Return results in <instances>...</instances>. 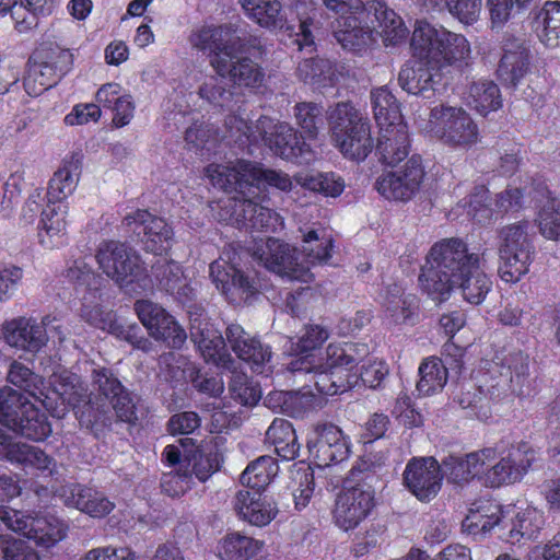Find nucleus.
I'll use <instances>...</instances> for the list:
<instances>
[{
    "label": "nucleus",
    "instance_id": "864d4df0",
    "mask_svg": "<svg viewBox=\"0 0 560 560\" xmlns=\"http://www.w3.org/2000/svg\"><path fill=\"white\" fill-rule=\"evenodd\" d=\"M294 179L300 186L329 197L339 196L345 188L342 178L334 173H299Z\"/></svg>",
    "mask_w": 560,
    "mask_h": 560
},
{
    "label": "nucleus",
    "instance_id": "c9c22d12",
    "mask_svg": "<svg viewBox=\"0 0 560 560\" xmlns=\"http://www.w3.org/2000/svg\"><path fill=\"white\" fill-rule=\"evenodd\" d=\"M328 337L329 334L324 327L318 325L307 326L298 342L291 346L292 354L298 358L289 363L288 369L292 373H312L315 369V359L308 352L322 346Z\"/></svg>",
    "mask_w": 560,
    "mask_h": 560
},
{
    "label": "nucleus",
    "instance_id": "de8ad7c7",
    "mask_svg": "<svg viewBox=\"0 0 560 560\" xmlns=\"http://www.w3.org/2000/svg\"><path fill=\"white\" fill-rule=\"evenodd\" d=\"M504 512L505 518L511 513L514 514V520H511L512 527L509 530V538L512 541L520 538H534L544 525V515L535 508L527 506L516 511L515 508L508 506Z\"/></svg>",
    "mask_w": 560,
    "mask_h": 560
},
{
    "label": "nucleus",
    "instance_id": "5fc2aeb1",
    "mask_svg": "<svg viewBox=\"0 0 560 560\" xmlns=\"http://www.w3.org/2000/svg\"><path fill=\"white\" fill-rule=\"evenodd\" d=\"M295 122L307 139H316L324 125L323 107L313 102H301L294 106Z\"/></svg>",
    "mask_w": 560,
    "mask_h": 560
},
{
    "label": "nucleus",
    "instance_id": "c03bdc74",
    "mask_svg": "<svg viewBox=\"0 0 560 560\" xmlns=\"http://www.w3.org/2000/svg\"><path fill=\"white\" fill-rule=\"evenodd\" d=\"M246 15L257 24L269 30L283 28L285 16L277 0H240Z\"/></svg>",
    "mask_w": 560,
    "mask_h": 560
},
{
    "label": "nucleus",
    "instance_id": "f257e3e1",
    "mask_svg": "<svg viewBox=\"0 0 560 560\" xmlns=\"http://www.w3.org/2000/svg\"><path fill=\"white\" fill-rule=\"evenodd\" d=\"M421 289L436 303L446 301L458 288L465 301L479 305L492 288V281L480 267V256L469 253L460 238L435 243L419 276Z\"/></svg>",
    "mask_w": 560,
    "mask_h": 560
},
{
    "label": "nucleus",
    "instance_id": "9b49d317",
    "mask_svg": "<svg viewBox=\"0 0 560 560\" xmlns=\"http://www.w3.org/2000/svg\"><path fill=\"white\" fill-rule=\"evenodd\" d=\"M71 54L68 50H37L28 60L24 88L28 95L38 96L54 86L69 70Z\"/></svg>",
    "mask_w": 560,
    "mask_h": 560
},
{
    "label": "nucleus",
    "instance_id": "3c124183",
    "mask_svg": "<svg viewBox=\"0 0 560 560\" xmlns=\"http://www.w3.org/2000/svg\"><path fill=\"white\" fill-rule=\"evenodd\" d=\"M278 471L279 466L273 457L260 456L247 465L241 475V482L255 491H260L272 481Z\"/></svg>",
    "mask_w": 560,
    "mask_h": 560
},
{
    "label": "nucleus",
    "instance_id": "a878e982",
    "mask_svg": "<svg viewBox=\"0 0 560 560\" xmlns=\"http://www.w3.org/2000/svg\"><path fill=\"white\" fill-rule=\"evenodd\" d=\"M210 277L215 287L233 303H249L257 293L254 282L234 266L224 268L220 262L210 265Z\"/></svg>",
    "mask_w": 560,
    "mask_h": 560
},
{
    "label": "nucleus",
    "instance_id": "a18cd8bd",
    "mask_svg": "<svg viewBox=\"0 0 560 560\" xmlns=\"http://www.w3.org/2000/svg\"><path fill=\"white\" fill-rule=\"evenodd\" d=\"M264 541L238 533L228 535L218 547L222 560H249L264 550Z\"/></svg>",
    "mask_w": 560,
    "mask_h": 560
},
{
    "label": "nucleus",
    "instance_id": "4d7b16f0",
    "mask_svg": "<svg viewBox=\"0 0 560 560\" xmlns=\"http://www.w3.org/2000/svg\"><path fill=\"white\" fill-rule=\"evenodd\" d=\"M225 78L210 77L199 88V95L210 104L221 108H231L234 102V86H228Z\"/></svg>",
    "mask_w": 560,
    "mask_h": 560
},
{
    "label": "nucleus",
    "instance_id": "ddd939ff",
    "mask_svg": "<svg viewBox=\"0 0 560 560\" xmlns=\"http://www.w3.org/2000/svg\"><path fill=\"white\" fill-rule=\"evenodd\" d=\"M306 445L310 456L319 467L342 462L350 453L349 439L332 423L313 425L307 433Z\"/></svg>",
    "mask_w": 560,
    "mask_h": 560
},
{
    "label": "nucleus",
    "instance_id": "2eb2a0df",
    "mask_svg": "<svg viewBox=\"0 0 560 560\" xmlns=\"http://www.w3.org/2000/svg\"><path fill=\"white\" fill-rule=\"evenodd\" d=\"M246 195L241 198L234 197L228 200L225 208L229 209L230 222L238 229H246L258 232H278L283 229L282 218L271 209L258 205Z\"/></svg>",
    "mask_w": 560,
    "mask_h": 560
},
{
    "label": "nucleus",
    "instance_id": "b1692460",
    "mask_svg": "<svg viewBox=\"0 0 560 560\" xmlns=\"http://www.w3.org/2000/svg\"><path fill=\"white\" fill-rule=\"evenodd\" d=\"M56 495L65 505L74 508L91 517H104L115 508V503L103 492L78 483L61 486Z\"/></svg>",
    "mask_w": 560,
    "mask_h": 560
},
{
    "label": "nucleus",
    "instance_id": "c756f323",
    "mask_svg": "<svg viewBox=\"0 0 560 560\" xmlns=\"http://www.w3.org/2000/svg\"><path fill=\"white\" fill-rule=\"evenodd\" d=\"M151 273L160 290L185 302L194 298V289L184 276L182 266L166 257H159L152 264Z\"/></svg>",
    "mask_w": 560,
    "mask_h": 560
},
{
    "label": "nucleus",
    "instance_id": "1a4fd4ad",
    "mask_svg": "<svg viewBox=\"0 0 560 560\" xmlns=\"http://www.w3.org/2000/svg\"><path fill=\"white\" fill-rule=\"evenodd\" d=\"M0 522L12 532L33 539L37 545L51 547L66 536V525L51 514L35 515L0 505Z\"/></svg>",
    "mask_w": 560,
    "mask_h": 560
},
{
    "label": "nucleus",
    "instance_id": "72a5a7b5",
    "mask_svg": "<svg viewBox=\"0 0 560 560\" xmlns=\"http://www.w3.org/2000/svg\"><path fill=\"white\" fill-rule=\"evenodd\" d=\"M501 524H505L504 510L489 500H480L472 503L462 522V528L468 535L480 538Z\"/></svg>",
    "mask_w": 560,
    "mask_h": 560
},
{
    "label": "nucleus",
    "instance_id": "f3484780",
    "mask_svg": "<svg viewBox=\"0 0 560 560\" xmlns=\"http://www.w3.org/2000/svg\"><path fill=\"white\" fill-rule=\"evenodd\" d=\"M238 48L240 46L229 52L219 54L212 60V68L219 77L226 78L234 86L257 91L265 84V70L249 57L237 56Z\"/></svg>",
    "mask_w": 560,
    "mask_h": 560
},
{
    "label": "nucleus",
    "instance_id": "cd10ccee",
    "mask_svg": "<svg viewBox=\"0 0 560 560\" xmlns=\"http://www.w3.org/2000/svg\"><path fill=\"white\" fill-rule=\"evenodd\" d=\"M225 336L234 353L249 364L254 372L262 373L265 363L271 358L269 347L250 337L238 324L229 325Z\"/></svg>",
    "mask_w": 560,
    "mask_h": 560
},
{
    "label": "nucleus",
    "instance_id": "052dcab7",
    "mask_svg": "<svg viewBox=\"0 0 560 560\" xmlns=\"http://www.w3.org/2000/svg\"><path fill=\"white\" fill-rule=\"evenodd\" d=\"M295 10L299 19L296 43L300 48L308 47L314 44L313 28L315 27V9L312 2L298 1Z\"/></svg>",
    "mask_w": 560,
    "mask_h": 560
},
{
    "label": "nucleus",
    "instance_id": "a211bd4d",
    "mask_svg": "<svg viewBox=\"0 0 560 560\" xmlns=\"http://www.w3.org/2000/svg\"><path fill=\"white\" fill-rule=\"evenodd\" d=\"M96 260L103 272L120 287L131 283L140 273V259L127 245L116 241L103 242Z\"/></svg>",
    "mask_w": 560,
    "mask_h": 560
},
{
    "label": "nucleus",
    "instance_id": "4468645a",
    "mask_svg": "<svg viewBox=\"0 0 560 560\" xmlns=\"http://www.w3.org/2000/svg\"><path fill=\"white\" fill-rule=\"evenodd\" d=\"M334 387H301L298 389H272L264 400L266 407L298 417L307 410L326 406L329 396L338 394Z\"/></svg>",
    "mask_w": 560,
    "mask_h": 560
},
{
    "label": "nucleus",
    "instance_id": "a19ab883",
    "mask_svg": "<svg viewBox=\"0 0 560 560\" xmlns=\"http://www.w3.org/2000/svg\"><path fill=\"white\" fill-rule=\"evenodd\" d=\"M3 459L12 464L31 466L44 474L54 475L56 471V462L40 448L26 443L13 442L7 451Z\"/></svg>",
    "mask_w": 560,
    "mask_h": 560
},
{
    "label": "nucleus",
    "instance_id": "e2e57ef3",
    "mask_svg": "<svg viewBox=\"0 0 560 560\" xmlns=\"http://www.w3.org/2000/svg\"><path fill=\"white\" fill-rule=\"evenodd\" d=\"M24 277V271L21 267L11 262H0V302L11 300Z\"/></svg>",
    "mask_w": 560,
    "mask_h": 560
},
{
    "label": "nucleus",
    "instance_id": "8fccbe9b",
    "mask_svg": "<svg viewBox=\"0 0 560 560\" xmlns=\"http://www.w3.org/2000/svg\"><path fill=\"white\" fill-rule=\"evenodd\" d=\"M301 250L310 264H327L331 257L332 238L324 229L302 231Z\"/></svg>",
    "mask_w": 560,
    "mask_h": 560
},
{
    "label": "nucleus",
    "instance_id": "680f3d73",
    "mask_svg": "<svg viewBox=\"0 0 560 560\" xmlns=\"http://www.w3.org/2000/svg\"><path fill=\"white\" fill-rule=\"evenodd\" d=\"M537 223L542 236L555 241L560 238V210L555 200L548 199L541 207Z\"/></svg>",
    "mask_w": 560,
    "mask_h": 560
},
{
    "label": "nucleus",
    "instance_id": "2f4dec72",
    "mask_svg": "<svg viewBox=\"0 0 560 560\" xmlns=\"http://www.w3.org/2000/svg\"><path fill=\"white\" fill-rule=\"evenodd\" d=\"M334 37L343 49L354 54H363L376 43L374 31L355 15L337 19Z\"/></svg>",
    "mask_w": 560,
    "mask_h": 560
},
{
    "label": "nucleus",
    "instance_id": "6e6552de",
    "mask_svg": "<svg viewBox=\"0 0 560 560\" xmlns=\"http://www.w3.org/2000/svg\"><path fill=\"white\" fill-rule=\"evenodd\" d=\"M375 506V492L372 486L351 471L340 493L337 495L332 517L335 524L343 530L355 528Z\"/></svg>",
    "mask_w": 560,
    "mask_h": 560
},
{
    "label": "nucleus",
    "instance_id": "7ed1b4c3",
    "mask_svg": "<svg viewBox=\"0 0 560 560\" xmlns=\"http://www.w3.org/2000/svg\"><path fill=\"white\" fill-rule=\"evenodd\" d=\"M411 47L416 55L429 61L439 71L447 68L460 69L468 63L471 49L462 34L435 27L427 22H417Z\"/></svg>",
    "mask_w": 560,
    "mask_h": 560
},
{
    "label": "nucleus",
    "instance_id": "bf43d9fd",
    "mask_svg": "<svg viewBox=\"0 0 560 560\" xmlns=\"http://www.w3.org/2000/svg\"><path fill=\"white\" fill-rule=\"evenodd\" d=\"M465 206L467 214L479 224L489 223L497 212L491 207L489 190L485 186L475 187Z\"/></svg>",
    "mask_w": 560,
    "mask_h": 560
},
{
    "label": "nucleus",
    "instance_id": "423d86ee",
    "mask_svg": "<svg viewBox=\"0 0 560 560\" xmlns=\"http://www.w3.org/2000/svg\"><path fill=\"white\" fill-rule=\"evenodd\" d=\"M422 130L444 145L468 150L479 142V129L471 116L460 106L435 105Z\"/></svg>",
    "mask_w": 560,
    "mask_h": 560
},
{
    "label": "nucleus",
    "instance_id": "39448f33",
    "mask_svg": "<svg viewBox=\"0 0 560 560\" xmlns=\"http://www.w3.org/2000/svg\"><path fill=\"white\" fill-rule=\"evenodd\" d=\"M331 139L348 159L362 161L373 149L369 119L349 102H340L327 110Z\"/></svg>",
    "mask_w": 560,
    "mask_h": 560
},
{
    "label": "nucleus",
    "instance_id": "09e8293b",
    "mask_svg": "<svg viewBox=\"0 0 560 560\" xmlns=\"http://www.w3.org/2000/svg\"><path fill=\"white\" fill-rule=\"evenodd\" d=\"M536 32L547 47L560 46V1H547L535 19Z\"/></svg>",
    "mask_w": 560,
    "mask_h": 560
},
{
    "label": "nucleus",
    "instance_id": "412c9836",
    "mask_svg": "<svg viewBox=\"0 0 560 560\" xmlns=\"http://www.w3.org/2000/svg\"><path fill=\"white\" fill-rule=\"evenodd\" d=\"M442 466L433 457L412 458L404 471V483L419 500L429 501L441 489Z\"/></svg>",
    "mask_w": 560,
    "mask_h": 560
},
{
    "label": "nucleus",
    "instance_id": "aec40b11",
    "mask_svg": "<svg viewBox=\"0 0 560 560\" xmlns=\"http://www.w3.org/2000/svg\"><path fill=\"white\" fill-rule=\"evenodd\" d=\"M423 177L420 159L411 156L401 170L382 174L375 188L386 199L407 201L418 192Z\"/></svg>",
    "mask_w": 560,
    "mask_h": 560
},
{
    "label": "nucleus",
    "instance_id": "c85d7f7f",
    "mask_svg": "<svg viewBox=\"0 0 560 560\" xmlns=\"http://www.w3.org/2000/svg\"><path fill=\"white\" fill-rule=\"evenodd\" d=\"M234 508L242 520L258 527L268 525L278 514L273 500L262 495L260 491H238L234 499Z\"/></svg>",
    "mask_w": 560,
    "mask_h": 560
},
{
    "label": "nucleus",
    "instance_id": "0e129e2a",
    "mask_svg": "<svg viewBox=\"0 0 560 560\" xmlns=\"http://www.w3.org/2000/svg\"><path fill=\"white\" fill-rule=\"evenodd\" d=\"M195 346L207 362H212L228 369H230L229 364L233 363L230 355L224 352L225 342L221 334L207 338L203 342H197Z\"/></svg>",
    "mask_w": 560,
    "mask_h": 560
},
{
    "label": "nucleus",
    "instance_id": "dca6fc26",
    "mask_svg": "<svg viewBox=\"0 0 560 560\" xmlns=\"http://www.w3.org/2000/svg\"><path fill=\"white\" fill-rule=\"evenodd\" d=\"M135 312L155 340H161L173 349H180L186 342L185 329L159 304L139 300L135 303Z\"/></svg>",
    "mask_w": 560,
    "mask_h": 560
},
{
    "label": "nucleus",
    "instance_id": "393cba45",
    "mask_svg": "<svg viewBox=\"0 0 560 560\" xmlns=\"http://www.w3.org/2000/svg\"><path fill=\"white\" fill-rule=\"evenodd\" d=\"M254 257L267 269L290 279H299L303 272L299 267L294 249L278 238L268 237L256 246Z\"/></svg>",
    "mask_w": 560,
    "mask_h": 560
},
{
    "label": "nucleus",
    "instance_id": "e433bc0d",
    "mask_svg": "<svg viewBox=\"0 0 560 560\" xmlns=\"http://www.w3.org/2000/svg\"><path fill=\"white\" fill-rule=\"evenodd\" d=\"M369 353V347L365 343L343 342L330 343L326 349V361L315 364L314 373L332 374L337 368H348L363 360Z\"/></svg>",
    "mask_w": 560,
    "mask_h": 560
},
{
    "label": "nucleus",
    "instance_id": "79ce46f5",
    "mask_svg": "<svg viewBox=\"0 0 560 560\" xmlns=\"http://www.w3.org/2000/svg\"><path fill=\"white\" fill-rule=\"evenodd\" d=\"M467 105L486 116L502 106L499 86L491 80L480 79L474 81L466 92Z\"/></svg>",
    "mask_w": 560,
    "mask_h": 560
},
{
    "label": "nucleus",
    "instance_id": "7c9ffc66",
    "mask_svg": "<svg viewBox=\"0 0 560 560\" xmlns=\"http://www.w3.org/2000/svg\"><path fill=\"white\" fill-rule=\"evenodd\" d=\"M409 149V135L406 124L398 122L380 127L375 152L382 163L395 166L408 156Z\"/></svg>",
    "mask_w": 560,
    "mask_h": 560
},
{
    "label": "nucleus",
    "instance_id": "f03ea898",
    "mask_svg": "<svg viewBox=\"0 0 560 560\" xmlns=\"http://www.w3.org/2000/svg\"><path fill=\"white\" fill-rule=\"evenodd\" d=\"M38 392L25 387H0V423L9 430L34 441L45 440L51 432L44 407L52 417L62 418L67 407L63 395L56 387H35Z\"/></svg>",
    "mask_w": 560,
    "mask_h": 560
},
{
    "label": "nucleus",
    "instance_id": "69168bd1",
    "mask_svg": "<svg viewBox=\"0 0 560 560\" xmlns=\"http://www.w3.org/2000/svg\"><path fill=\"white\" fill-rule=\"evenodd\" d=\"M0 557L4 560H40L38 552L25 540L7 539L0 535Z\"/></svg>",
    "mask_w": 560,
    "mask_h": 560
},
{
    "label": "nucleus",
    "instance_id": "473e14b6",
    "mask_svg": "<svg viewBox=\"0 0 560 560\" xmlns=\"http://www.w3.org/2000/svg\"><path fill=\"white\" fill-rule=\"evenodd\" d=\"M242 38L235 36L229 26H202L189 36L191 46L198 50L209 51L210 65L212 60L223 52H229L241 46Z\"/></svg>",
    "mask_w": 560,
    "mask_h": 560
},
{
    "label": "nucleus",
    "instance_id": "5701e85b",
    "mask_svg": "<svg viewBox=\"0 0 560 560\" xmlns=\"http://www.w3.org/2000/svg\"><path fill=\"white\" fill-rule=\"evenodd\" d=\"M497 78L505 86L515 88L529 72L530 50L524 40L508 37L501 47Z\"/></svg>",
    "mask_w": 560,
    "mask_h": 560
},
{
    "label": "nucleus",
    "instance_id": "f8f14e48",
    "mask_svg": "<svg viewBox=\"0 0 560 560\" xmlns=\"http://www.w3.org/2000/svg\"><path fill=\"white\" fill-rule=\"evenodd\" d=\"M497 459L487 468L486 486L498 488L516 482L527 472L535 459L534 451L525 443L518 445H495Z\"/></svg>",
    "mask_w": 560,
    "mask_h": 560
},
{
    "label": "nucleus",
    "instance_id": "603ef678",
    "mask_svg": "<svg viewBox=\"0 0 560 560\" xmlns=\"http://www.w3.org/2000/svg\"><path fill=\"white\" fill-rule=\"evenodd\" d=\"M371 103L378 127L402 122L396 97L385 86L371 92Z\"/></svg>",
    "mask_w": 560,
    "mask_h": 560
},
{
    "label": "nucleus",
    "instance_id": "bb28decb",
    "mask_svg": "<svg viewBox=\"0 0 560 560\" xmlns=\"http://www.w3.org/2000/svg\"><path fill=\"white\" fill-rule=\"evenodd\" d=\"M398 82L402 90L409 94L419 95L430 100L442 88V74L434 67L427 63L410 66L406 63L399 71Z\"/></svg>",
    "mask_w": 560,
    "mask_h": 560
},
{
    "label": "nucleus",
    "instance_id": "49530a36",
    "mask_svg": "<svg viewBox=\"0 0 560 560\" xmlns=\"http://www.w3.org/2000/svg\"><path fill=\"white\" fill-rule=\"evenodd\" d=\"M266 439L283 459L291 460L299 455L300 445L296 434L288 420L275 419L266 432Z\"/></svg>",
    "mask_w": 560,
    "mask_h": 560
},
{
    "label": "nucleus",
    "instance_id": "6ab92c4d",
    "mask_svg": "<svg viewBox=\"0 0 560 560\" xmlns=\"http://www.w3.org/2000/svg\"><path fill=\"white\" fill-rule=\"evenodd\" d=\"M124 224L137 236L147 252L161 255L170 247L173 230L166 221L147 210H137L124 218Z\"/></svg>",
    "mask_w": 560,
    "mask_h": 560
},
{
    "label": "nucleus",
    "instance_id": "37998d69",
    "mask_svg": "<svg viewBox=\"0 0 560 560\" xmlns=\"http://www.w3.org/2000/svg\"><path fill=\"white\" fill-rule=\"evenodd\" d=\"M246 15L257 24L269 30L283 28L285 16L277 0H240Z\"/></svg>",
    "mask_w": 560,
    "mask_h": 560
},
{
    "label": "nucleus",
    "instance_id": "338daca9",
    "mask_svg": "<svg viewBox=\"0 0 560 560\" xmlns=\"http://www.w3.org/2000/svg\"><path fill=\"white\" fill-rule=\"evenodd\" d=\"M292 479L298 483L293 490L295 509H304L314 493V474L310 468H299L292 471Z\"/></svg>",
    "mask_w": 560,
    "mask_h": 560
},
{
    "label": "nucleus",
    "instance_id": "4c0bfd02",
    "mask_svg": "<svg viewBox=\"0 0 560 560\" xmlns=\"http://www.w3.org/2000/svg\"><path fill=\"white\" fill-rule=\"evenodd\" d=\"M384 307L392 323H412L418 308V299L413 294H405L404 289L394 283L385 291Z\"/></svg>",
    "mask_w": 560,
    "mask_h": 560
},
{
    "label": "nucleus",
    "instance_id": "9d476101",
    "mask_svg": "<svg viewBox=\"0 0 560 560\" xmlns=\"http://www.w3.org/2000/svg\"><path fill=\"white\" fill-rule=\"evenodd\" d=\"M256 130L276 155L296 163H308L313 159L311 147L299 138L296 130L288 122H276L262 116L256 122Z\"/></svg>",
    "mask_w": 560,
    "mask_h": 560
},
{
    "label": "nucleus",
    "instance_id": "ea45409f",
    "mask_svg": "<svg viewBox=\"0 0 560 560\" xmlns=\"http://www.w3.org/2000/svg\"><path fill=\"white\" fill-rule=\"evenodd\" d=\"M67 206L63 203H48L42 212L38 237L45 248L58 246L66 231Z\"/></svg>",
    "mask_w": 560,
    "mask_h": 560
},
{
    "label": "nucleus",
    "instance_id": "58836bf2",
    "mask_svg": "<svg viewBox=\"0 0 560 560\" xmlns=\"http://www.w3.org/2000/svg\"><path fill=\"white\" fill-rule=\"evenodd\" d=\"M97 395H104L109 400L117 418L120 421L135 423L144 409L140 398L132 395L126 387H96Z\"/></svg>",
    "mask_w": 560,
    "mask_h": 560
},
{
    "label": "nucleus",
    "instance_id": "6e6d98bb",
    "mask_svg": "<svg viewBox=\"0 0 560 560\" xmlns=\"http://www.w3.org/2000/svg\"><path fill=\"white\" fill-rule=\"evenodd\" d=\"M298 75L305 83L326 85L334 77L332 65L328 59L307 58L298 66Z\"/></svg>",
    "mask_w": 560,
    "mask_h": 560
},
{
    "label": "nucleus",
    "instance_id": "0eeeda50",
    "mask_svg": "<svg viewBox=\"0 0 560 560\" xmlns=\"http://www.w3.org/2000/svg\"><path fill=\"white\" fill-rule=\"evenodd\" d=\"M528 229L527 221H520L498 230L499 275L505 282H517L533 261L535 247Z\"/></svg>",
    "mask_w": 560,
    "mask_h": 560
},
{
    "label": "nucleus",
    "instance_id": "f704fd0d",
    "mask_svg": "<svg viewBox=\"0 0 560 560\" xmlns=\"http://www.w3.org/2000/svg\"><path fill=\"white\" fill-rule=\"evenodd\" d=\"M82 158V153L72 152L63 160L61 167L49 180L47 189L48 202L61 203L65 198L74 191L81 175Z\"/></svg>",
    "mask_w": 560,
    "mask_h": 560
},
{
    "label": "nucleus",
    "instance_id": "20e7f679",
    "mask_svg": "<svg viewBox=\"0 0 560 560\" xmlns=\"http://www.w3.org/2000/svg\"><path fill=\"white\" fill-rule=\"evenodd\" d=\"M206 175L214 187L226 192L255 195L254 188L265 183L282 191L292 188L290 176L281 171L262 168L256 163L244 160L229 162L226 164L212 163L206 167Z\"/></svg>",
    "mask_w": 560,
    "mask_h": 560
},
{
    "label": "nucleus",
    "instance_id": "4be33fe9",
    "mask_svg": "<svg viewBox=\"0 0 560 560\" xmlns=\"http://www.w3.org/2000/svg\"><path fill=\"white\" fill-rule=\"evenodd\" d=\"M45 319L38 323L30 317H16L2 324L1 334L12 348L31 353L40 351L48 341Z\"/></svg>",
    "mask_w": 560,
    "mask_h": 560
},
{
    "label": "nucleus",
    "instance_id": "13d9d810",
    "mask_svg": "<svg viewBox=\"0 0 560 560\" xmlns=\"http://www.w3.org/2000/svg\"><path fill=\"white\" fill-rule=\"evenodd\" d=\"M448 364L452 370H460L462 363L457 359L446 358L445 362L438 358H428L419 366L421 382L425 385H446L448 375Z\"/></svg>",
    "mask_w": 560,
    "mask_h": 560
},
{
    "label": "nucleus",
    "instance_id": "774afa93",
    "mask_svg": "<svg viewBox=\"0 0 560 560\" xmlns=\"http://www.w3.org/2000/svg\"><path fill=\"white\" fill-rule=\"evenodd\" d=\"M500 371L501 383L523 384L526 381L529 370L528 357L522 352L511 354Z\"/></svg>",
    "mask_w": 560,
    "mask_h": 560
}]
</instances>
